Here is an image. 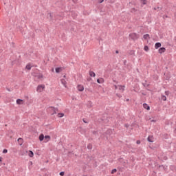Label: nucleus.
Segmentation results:
<instances>
[{"label":"nucleus","mask_w":176,"mask_h":176,"mask_svg":"<svg viewBox=\"0 0 176 176\" xmlns=\"http://www.w3.org/2000/svg\"><path fill=\"white\" fill-rule=\"evenodd\" d=\"M40 141H43L45 140V135L43 134H41L38 137Z\"/></svg>","instance_id":"12"},{"label":"nucleus","mask_w":176,"mask_h":176,"mask_svg":"<svg viewBox=\"0 0 176 176\" xmlns=\"http://www.w3.org/2000/svg\"><path fill=\"white\" fill-rule=\"evenodd\" d=\"M116 96H118V97L119 98H121V97H122V95H120V94H117Z\"/></svg>","instance_id":"37"},{"label":"nucleus","mask_w":176,"mask_h":176,"mask_svg":"<svg viewBox=\"0 0 176 176\" xmlns=\"http://www.w3.org/2000/svg\"><path fill=\"white\" fill-rule=\"evenodd\" d=\"M129 54L131 56H133V54H134V50H131V51H129Z\"/></svg>","instance_id":"28"},{"label":"nucleus","mask_w":176,"mask_h":176,"mask_svg":"<svg viewBox=\"0 0 176 176\" xmlns=\"http://www.w3.org/2000/svg\"><path fill=\"white\" fill-rule=\"evenodd\" d=\"M142 85L144 87H149V84H146V81L145 82H143L142 83Z\"/></svg>","instance_id":"22"},{"label":"nucleus","mask_w":176,"mask_h":176,"mask_svg":"<svg viewBox=\"0 0 176 176\" xmlns=\"http://www.w3.org/2000/svg\"><path fill=\"white\" fill-rule=\"evenodd\" d=\"M89 76H91L92 78H94V77H96V73H94V72H93V71H90Z\"/></svg>","instance_id":"10"},{"label":"nucleus","mask_w":176,"mask_h":176,"mask_svg":"<svg viewBox=\"0 0 176 176\" xmlns=\"http://www.w3.org/2000/svg\"><path fill=\"white\" fill-rule=\"evenodd\" d=\"M147 141H148V142H153V136L149 135L147 138Z\"/></svg>","instance_id":"6"},{"label":"nucleus","mask_w":176,"mask_h":176,"mask_svg":"<svg viewBox=\"0 0 176 176\" xmlns=\"http://www.w3.org/2000/svg\"><path fill=\"white\" fill-rule=\"evenodd\" d=\"M144 50H145V52H148L149 50V47H148V45H145L144 47Z\"/></svg>","instance_id":"21"},{"label":"nucleus","mask_w":176,"mask_h":176,"mask_svg":"<svg viewBox=\"0 0 176 176\" xmlns=\"http://www.w3.org/2000/svg\"><path fill=\"white\" fill-rule=\"evenodd\" d=\"M87 149H89V150L93 149V145H91V144H89L87 145Z\"/></svg>","instance_id":"19"},{"label":"nucleus","mask_w":176,"mask_h":176,"mask_svg":"<svg viewBox=\"0 0 176 176\" xmlns=\"http://www.w3.org/2000/svg\"><path fill=\"white\" fill-rule=\"evenodd\" d=\"M137 11H138L137 9H135V8H132V9L131 10V13H135V12H137Z\"/></svg>","instance_id":"24"},{"label":"nucleus","mask_w":176,"mask_h":176,"mask_svg":"<svg viewBox=\"0 0 176 176\" xmlns=\"http://www.w3.org/2000/svg\"><path fill=\"white\" fill-rule=\"evenodd\" d=\"M143 107L144 108V109H146L147 111H149V109H151V107H149V105H148V104L146 103L143 104Z\"/></svg>","instance_id":"5"},{"label":"nucleus","mask_w":176,"mask_h":176,"mask_svg":"<svg viewBox=\"0 0 176 176\" xmlns=\"http://www.w3.org/2000/svg\"><path fill=\"white\" fill-rule=\"evenodd\" d=\"M114 87H115V89H116V90H118V87H117V85H114Z\"/></svg>","instance_id":"39"},{"label":"nucleus","mask_w":176,"mask_h":176,"mask_svg":"<svg viewBox=\"0 0 176 176\" xmlns=\"http://www.w3.org/2000/svg\"><path fill=\"white\" fill-rule=\"evenodd\" d=\"M144 39H151V36H149V34H146L143 36Z\"/></svg>","instance_id":"9"},{"label":"nucleus","mask_w":176,"mask_h":176,"mask_svg":"<svg viewBox=\"0 0 176 176\" xmlns=\"http://www.w3.org/2000/svg\"><path fill=\"white\" fill-rule=\"evenodd\" d=\"M159 47H162V43H156L155 44V49H159Z\"/></svg>","instance_id":"7"},{"label":"nucleus","mask_w":176,"mask_h":176,"mask_svg":"<svg viewBox=\"0 0 176 176\" xmlns=\"http://www.w3.org/2000/svg\"><path fill=\"white\" fill-rule=\"evenodd\" d=\"M38 79H42V78H43V75L42 74H39L38 76H37Z\"/></svg>","instance_id":"27"},{"label":"nucleus","mask_w":176,"mask_h":176,"mask_svg":"<svg viewBox=\"0 0 176 176\" xmlns=\"http://www.w3.org/2000/svg\"><path fill=\"white\" fill-rule=\"evenodd\" d=\"M153 9H154V10H157V9H158V10H162V8L160 7H157V8L155 7Z\"/></svg>","instance_id":"26"},{"label":"nucleus","mask_w":176,"mask_h":176,"mask_svg":"<svg viewBox=\"0 0 176 176\" xmlns=\"http://www.w3.org/2000/svg\"><path fill=\"white\" fill-rule=\"evenodd\" d=\"M90 106L91 107V102H89Z\"/></svg>","instance_id":"47"},{"label":"nucleus","mask_w":176,"mask_h":176,"mask_svg":"<svg viewBox=\"0 0 176 176\" xmlns=\"http://www.w3.org/2000/svg\"><path fill=\"white\" fill-rule=\"evenodd\" d=\"M61 83L63 84L64 86H65V85H66L65 80H62Z\"/></svg>","instance_id":"29"},{"label":"nucleus","mask_w":176,"mask_h":176,"mask_svg":"<svg viewBox=\"0 0 176 176\" xmlns=\"http://www.w3.org/2000/svg\"><path fill=\"white\" fill-rule=\"evenodd\" d=\"M166 52V47H160L158 50V53H160V54H163V53H164Z\"/></svg>","instance_id":"3"},{"label":"nucleus","mask_w":176,"mask_h":176,"mask_svg":"<svg viewBox=\"0 0 176 176\" xmlns=\"http://www.w3.org/2000/svg\"><path fill=\"white\" fill-rule=\"evenodd\" d=\"M175 41H176V36H175Z\"/></svg>","instance_id":"49"},{"label":"nucleus","mask_w":176,"mask_h":176,"mask_svg":"<svg viewBox=\"0 0 176 176\" xmlns=\"http://www.w3.org/2000/svg\"><path fill=\"white\" fill-rule=\"evenodd\" d=\"M25 68L26 69H28V71H30L32 68V66H31V65L29 63L26 65Z\"/></svg>","instance_id":"14"},{"label":"nucleus","mask_w":176,"mask_h":176,"mask_svg":"<svg viewBox=\"0 0 176 176\" xmlns=\"http://www.w3.org/2000/svg\"><path fill=\"white\" fill-rule=\"evenodd\" d=\"M161 100H162V101H166L167 97H166V96H164V95H162Z\"/></svg>","instance_id":"17"},{"label":"nucleus","mask_w":176,"mask_h":176,"mask_svg":"<svg viewBox=\"0 0 176 176\" xmlns=\"http://www.w3.org/2000/svg\"><path fill=\"white\" fill-rule=\"evenodd\" d=\"M136 144H138V145H140V144H141V141L137 140Z\"/></svg>","instance_id":"36"},{"label":"nucleus","mask_w":176,"mask_h":176,"mask_svg":"<svg viewBox=\"0 0 176 176\" xmlns=\"http://www.w3.org/2000/svg\"><path fill=\"white\" fill-rule=\"evenodd\" d=\"M55 71H56V74H60V72H61V67H56L55 69Z\"/></svg>","instance_id":"15"},{"label":"nucleus","mask_w":176,"mask_h":176,"mask_svg":"<svg viewBox=\"0 0 176 176\" xmlns=\"http://www.w3.org/2000/svg\"><path fill=\"white\" fill-rule=\"evenodd\" d=\"M97 82H98V83L101 84L104 82V78H98Z\"/></svg>","instance_id":"11"},{"label":"nucleus","mask_w":176,"mask_h":176,"mask_svg":"<svg viewBox=\"0 0 176 176\" xmlns=\"http://www.w3.org/2000/svg\"><path fill=\"white\" fill-rule=\"evenodd\" d=\"M124 127H126V129H129V127H130V125H129V124H125Z\"/></svg>","instance_id":"32"},{"label":"nucleus","mask_w":176,"mask_h":176,"mask_svg":"<svg viewBox=\"0 0 176 176\" xmlns=\"http://www.w3.org/2000/svg\"><path fill=\"white\" fill-rule=\"evenodd\" d=\"M113 82H116V83H118V82H117V81H116V80H113Z\"/></svg>","instance_id":"48"},{"label":"nucleus","mask_w":176,"mask_h":176,"mask_svg":"<svg viewBox=\"0 0 176 176\" xmlns=\"http://www.w3.org/2000/svg\"><path fill=\"white\" fill-rule=\"evenodd\" d=\"M165 94H168V91H166Z\"/></svg>","instance_id":"45"},{"label":"nucleus","mask_w":176,"mask_h":176,"mask_svg":"<svg viewBox=\"0 0 176 176\" xmlns=\"http://www.w3.org/2000/svg\"><path fill=\"white\" fill-rule=\"evenodd\" d=\"M43 89H45V85H38L36 91H38V93H42V91H43Z\"/></svg>","instance_id":"2"},{"label":"nucleus","mask_w":176,"mask_h":176,"mask_svg":"<svg viewBox=\"0 0 176 176\" xmlns=\"http://www.w3.org/2000/svg\"><path fill=\"white\" fill-rule=\"evenodd\" d=\"M129 37L131 38V39H132V41H137V39L140 38V34L137 33H131L129 34Z\"/></svg>","instance_id":"1"},{"label":"nucleus","mask_w":176,"mask_h":176,"mask_svg":"<svg viewBox=\"0 0 176 176\" xmlns=\"http://www.w3.org/2000/svg\"><path fill=\"white\" fill-rule=\"evenodd\" d=\"M8 152V149L5 148L3 150V153H6Z\"/></svg>","instance_id":"33"},{"label":"nucleus","mask_w":176,"mask_h":176,"mask_svg":"<svg viewBox=\"0 0 176 176\" xmlns=\"http://www.w3.org/2000/svg\"><path fill=\"white\" fill-rule=\"evenodd\" d=\"M65 174V173L64 171H62V172H60V173H59V175H60V176H64Z\"/></svg>","instance_id":"30"},{"label":"nucleus","mask_w":176,"mask_h":176,"mask_svg":"<svg viewBox=\"0 0 176 176\" xmlns=\"http://www.w3.org/2000/svg\"><path fill=\"white\" fill-rule=\"evenodd\" d=\"M82 122L84 123H89V122L86 121V120L85 118L82 119Z\"/></svg>","instance_id":"35"},{"label":"nucleus","mask_w":176,"mask_h":176,"mask_svg":"<svg viewBox=\"0 0 176 176\" xmlns=\"http://www.w3.org/2000/svg\"><path fill=\"white\" fill-rule=\"evenodd\" d=\"M64 116V113H58V118H63Z\"/></svg>","instance_id":"23"},{"label":"nucleus","mask_w":176,"mask_h":176,"mask_svg":"<svg viewBox=\"0 0 176 176\" xmlns=\"http://www.w3.org/2000/svg\"><path fill=\"white\" fill-rule=\"evenodd\" d=\"M6 90H8V91H12V90H10L9 88H6Z\"/></svg>","instance_id":"40"},{"label":"nucleus","mask_w":176,"mask_h":176,"mask_svg":"<svg viewBox=\"0 0 176 176\" xmlns=\"http://www.w3.org/2000/svg\"><path fill=\"white\" fill-rule=\"evenodd\" d=\"M28 156L30 157H34V152L32 151H29Z\"/></svg>","instance_id":"13"},{"label":"nucleus","mask_w":176,"mask_h":176,"mask_svg":"<svg viewBox=\"0 0 176 176\" xmlns=\"http://www.w3.org/2000/svg\"><path fill=\"white\" fill-rule=\"evenodd\" d=\"M104 2V0H99V3H102Z\"/></svg>","instance_id":"38"},{"label":"nucleus","mask_w":176,"mask_h":176,"mask_svg":"<svg viewBox=\"0 0 176 176\" xmlns=\"http://www.w3.org/2000/svg\"><path fill=\"white\" fill-rule=\"evenodd\" d=\"M163 19H168V16H167V15H164V16H163Z\"/></svg>","instance_id":"34"},{"label":"nucleus","mask_w":176,"mask_h":176,"mask_svg":"<svg viewBox=\"0 0 176 176\" xmlns=\"http://www.w3.org/2000/svg\"><path fill=\"white\" fill-rule=\"evenodd\" d=\"M50 16L51 17V19L53 18V16H52V13H50Z\"/></svg>","instance_id":"43"},{"label":"nucleus","mask_w":176,"mask_h":176,"mask_svg":"<svg viewBox=\"0 0 176 176\" xmlns=\"http://www.w3.org/2000/svg\"><path fill=\"white\" fill-rule=\"evenodd\" d=\"M162 168H164V166L160 165V168H162Z\"/></svg>","instance_id":"42"},{"label":"nucleus","mask_w":176,"mask_h":176,"mask_svg":"<svg viewBox=\"0 0 176 176\" xmlns=\"http://www.w3.org/2000/svg\"><path fill=\"white\" fill-rule=\"evenodd\" d=\"M127 63V60H124V65H126V63Z\"/></svg>","instance_id":"41"},{"label":"nucleus","mask_w":176,"mask_h":176,"mask_svg":"<svg viewBox=\"0 0 176 176\" xmlns=\"http://www.w3.org/2000/svg\"><path fill=\"white\" fill-rule=\"evenodd\" d=\"M126 101H129V99H126Z\"/></svg>","instance_id":"50"},{"label":"nucleus","mask_w":176,"mask_h":176,"mask_svg":"<svg viewBox=\"0 0 176 176\" xmlns=\"http://www.w3.org/2000/svg\"><path fill=\"white\" fill-rule=\"evenodd\" d=\"M18 142H19V143H20V145H21V144H23V138H19L18 139Z\"/></svg>","instance_id":"20"},{"label":"nucleus","mask_w":176,"mask_h":176,"mask_svg":"<svg viewBox=\"0 0 176 176\" xmlns=\"http://www.w3.org/2000/svg\"><path fill=\"white\" fill-rule=\"evenodd\" d=\"M77 89L78 91H83L85 90L83 85H78Z\"/></svg>","instance_id":"4"},{"label":"nucleus","mask_w":176,"mask_h":176,"mask_svg":"<svg viewBox=\"0 0 176 176\" xmlns=\"http://www.w3.org/2000/svg\"><path fill=\"white\" fill-rule=\"evenodd\" d=\"M0 162H2V157H0Z\"/></svg>","instance_id":"46"},{"label":"nucleus","mask_w":176,"mask_h":176,"mask_svg":"<svg viewBox=\"0 0 176 176\" xmlns=\"http://www.w3.org/2000/svg\"><path fill=\"white\" fill-rule=\"evenodd\" d=\"M143 5H146V0H142Z\"/></svg>","instance_id":"31"},{"label":"nucleus","mask_w":176,"mask_h":176,"mask_svg":"<svg viewBox=\"0 0 176 176\" xmlns=\"http://www.w3.org/2000/svg\"><path fill=\"white\" fill-rule=\"evenodd\" d=\"M44 140H45L46 142H47L48 141L50 140V135H45V136H44Z\"/></svg>","instance_id":"16"},{"label":"nucleus","mask_w":176,"mask_h":176,"mask_svg":"<svg viewBox=\"0 0 176 176\" xmlns=\"http://www.w3.org/2000/svg\"><path fill=\"white\" fill-rule=\"evenodd\" d=\"M119 87V90H122V93L124 91V89L126 88V86L124 85H118Z\"/></svg>","instance_id":"8"},{"label":"nucleus","mask_w":176,"mask_h":176,"mask_svg":"<svg viewBox=\"0 0 176 176\" xmlns=\"http://www.w3.org/2000/svg\"><path fill=\"white\" fill-rule=\"evenodd\" d=\"M118 171V170L116 168H114L111 170V174H115V173H116Z\"/></svg>","instance_id":"25"},{"label":"nucleus","mask_w":176,"mask_h":176,"mask_svg":"<svg viewBox=\"0 0 176 176\" xmlns=\"http://www.w3.org/2000/svg\"><path fill=\"white\" fill-rule=\"evenodd\" d=\"M116 54H119V51H118V50H116Z\"/></svg>","instance_id":"44"},{"label":"nucleus","mask_w":176,"mask_h":176,"mask_svg":"<svg viewBox=\"0 0 176 176\" xmlns=\"http://www.w3.org/2000/svg\"><path fill=\"white\" fill-rule=\"evenodd\" d=\"M21 102H23V100H21V99L16 100V104H18V105H20L21 104Z\"/></svg>","instance_id":"18"}]
</instances>
